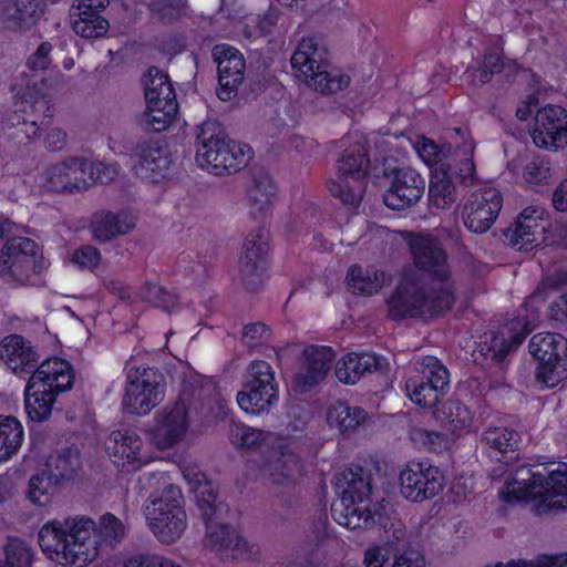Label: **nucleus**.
<instances>
[{"label": "nucleus", "instance_id": "1", "mask_svg": "<svg viewBox=\"0 0 567 567\" xmlns=\"http://www.w3.org/2000/svg\"><path fill=\"white\" fill-rule=\"evenodd\" d=\"M414 269L403 272L395 291L388 299L390 318L430 319L449 311L454 305V286L447 254L431 235L410 241Z\"/></svg>", "mask_w": 567, "mask_h": 567}, {"label": "nucleus", "instance_id": "2", "mask_svg": "<svg viewBox=\"0 0 567 567\" xmlns=\"http://www.w3.org/2000/svg\"><path fill=\"white\" fill-rule=\"evenodd\" d=\"M95 527L85 517L53 519L41 527L39 545L58 564L82 567L94 560L104 547H113L125 536L123 523L110 513L100 519L99 537L94 535Z\"/></svg>", "mask_w": 567, "mask_h": 567}, {"label": "nucleus", "instance_id": "3", "mask_svg": "<svg viewBox=\"0 0 567 567\" xmlns=\"http://www.w3.org/2000/svg\"><path fill=\"white\" fill-rule=\"evenodd\" d=\"M533 471L527 466L518 467L511 480H506L498 491V497L506 503L538 501L539 515L550 509L567 507V464L556 470Z\"/></svg>", "mask_w": 567, "mask_h": 567}, {"label": "nucleus", "instance_id": "4", "mask_svg": "<svg viewBox=\"0 0 567 567\" xmlns=\"http://www.w3.org/2000/svg\"><path fill=\"white\" fill-rule=\"evenodd\" d=\"M196 162L215 175L231 174L246 166L251 148L227 138L221 124L208 120L195 128Z\"/></svg>", "mask_w": 567, "mask_h": 567}, {"label": "nucleus", "instance_id": "5", "mask_svg": "<svg viewBox=\"0 0 567 567\" xmlns=\"http://www.w3.org/2000/svg\"><path fill=\"white\" fill-rule=\"evenodd\" d=\"M326 50L309 38L297 45L290 62L295 76L309 87L322 94H336L350 84V78L337 69H330L324 62Z\"/></svg>", "mask_w": 567, "mask_h": 567}, {"label": "nucleus", "instance_id": "6", "mask_svg": "<svg viewBox=\"0 0 567 567\" xmlns=\"http://www.w3.org/2000/svg\"><path fill=\"white\" fill-rule=\"evenodd\" d=\"M184 497L178 486L168 484L144 504V514L154 536L163 544H173L187 526Z\"/></svg>", "mask_w": 567, "mask_h": 567}, {"label": "nucleus", "instance_id": "7", "mask_svg": "<svg viewBox=\"0 0 567 567\" xmlns=\"http://www.w3.org/2000/svg\"><path fill=\"white\" fill-rule=\"evenodd\" d=\"M338 485L342 487V492L331 505L333 519L350 529L373 525L375 517L364 504L371 494V485L363 468L357 467V471L344 472Z\"/></svg>", "mask_w": 567, "mask_h": 567}, {"label": "nucleus", "instance_id": "8", "mask_svg": "<svg viewBox=\"0 0 567 567\" xmlns=\"http://www.w3.org/2000/svg\"><path fill=\"white\" fill-rule=\"evenodd\" d=\"M369 165L364 145L358 143L348 147L338 161V178L329 184L331 195L343 204L358 205L367 186Z\"/></svg>", "mask_w": 567, "mask_h": 567}, {"label": "nucleus", "instance_id": "9", "mask_svg": "<svg viewBox=\"0 0 567 567\" xmlns=\"http://www.w3.org/2000/svg\"><path fill=\"white\" fill-rule=\"evenodd\" d=\"M18 225L8 218H0V239L9 238L0 250V275L24 280L35 271V256L38 244L27 237L14 236Z\"/></svg>", "mask_w": 567, "mask_h": 567}, {"label": "nucleus", "instance_id": "10", "mask_svg": "<svg viewBox=\"0 0 567 567\" xmlns=\"http://www.w3.org/2000/svg\"><path fill=\"white\" fill-rule=\"evenodd\" d=\"M123 409L131 414L145 415L163 400L164 375L154 368H128Z\"/></svg>", "mask_w": 567, "mask_h": 567}, {"label": "nucleus", "instance_id": "11", "mask_svg": "<svg viewBox=\"0 0 567 567\" xmlns=\"http://www.w3.org/2000/svg\"><path fill=\"white\" fill-rule=\"evenodd\" d=\"M528 348L538 361L536 378L540 383L554 388L566 378V338L557 333H537L532 337Z\"/></svg>", "mask_w": 567, "mask_h": 567}, {"label": "nucleus", "instance_id": "12", "mask_svg": "<svg viewBox=\"0 0 567 567\" xmlns=\"http://www.w3.org/2000/svg\"><path fill=\"white\" fill-rule=\"evenodd\" d=\"M417 364V373L408 379L405 390L415 404L432 408L447 392L450 373L433 355L423 357Z\"/></svg>", "mask_w": 567, "mask_h": 567}, {"label": "nucleus", "instance_id": "13", "mask_svg": "<svg viewBox=\"0 0 567 567\" xmlns=\"http://www.w3.org/2000/svg\"><path fill=\"white\" fill-rule=\"evenodd\" d=\"M400 493L414 503L436 496L444 487L441 470L426 462H411L400 473Z\"/></svg>", "mask_w": 567, "mask_h": 567}, {"label": "nucleus", "instance_id": "14", "mask_svg": "<svg viewBox=\"0 0 567 567\" xmlns=\"http://www.w3.org/2000/svg\"><path fill=\"white\" fill-rule=\"evenodd\" d=\"M334 359L336 353L330 347H306L298 360V369L292 379L293 391L303 394L320 384L330 372Z\"/></svg>", "mask_w": 567, "mask_h": 567}, {"label": "nucleus", "instance_id": "15", "mask_svg": "<svg viewBox=\"0 0 567 567\" xmlns=\"http://www.w3.org/2000/svg\"><path fill=\"white\" fill-rule=\"evenodd\" d=\"M502 206L503 197L496 188L475 190L463 208L464 225L473 233L484 234L495 223Z\"/></svg>", "mask_w": 567, "mask_h": 567}, {"label": "nucleus", "instance_id": "16", "mask_svg": "<svg viewBox=\"0 0 567 567\" xmlns=\"http://www.w3.org/2000/svg\"><path fill=\"white\" fill-rule=\"evenodd\" d=\"M85 157H70L47 167L40 175V186L53 193H78L89 188L85 182Z\"/></svg>", "mask_w": 567, "mask_h": 567}, {"label": "nucleus", "instance_id": "17", "mask_svg": "<svg viewBox=\"0 0 567 567\" xmlns=\"http://www.w3.org/2000/svg\"><path fill=\"white\" fill-rule=\"evenodd\" d=\"M536 146L558 150L567 145V111L558 105H546L538 110L530 131Z\"/></svg>", "mask_w": 567, "mask_h": 567}, {"label": "nucleus", "instance_id": "18", "mask_svg": "<svg viewBox=\"0 0 567 567\" xmlns=\"http://www.w3.org/2000/svg\"><path fill=\"white\" fill-rule=\"evenodd\" d=\"M212 54L217 63L219 83L217 96L221 101H230L237 95L238 87L244 81L245 58L236 48L228 44L215 45Z\"/></svg>", "mask_w": 567, "mask_h": 567}, {"label": "nucleus", "instance_id": "19", "mask_svg": "<svg viewBox=\"0 0 567 567\" xmlns=\"http://www.w3.org/2000/svg\"><path fill=\"white\" fill-rule=\"evenodd\" d=\"M131 156L136 176L151 183L164 178L172 163L166 147L153 140L137 142L131 148Z\"/></svg>", "mask_w": 567, "mask_h": 567}, {"label": "nucleus", "instance_id": "20", "mask_svg": "<svg viewBox=\"0 0 567 567\" xmlns=\"http://www.w3.org/2000/svg\"><path fill=\"white\" fill-rule=\"evenodd\" d=\"M424 190L425 181L416 171L398 168L383 194V203L393 210H402L419 203Z\"/></svg>", "mask_w": 567, "mask_h": 567}, {"label": "nucleus", "instance_id": "21", "mask_svg": "<svg viewBox=\"0 0 567 567\" xmlns=\"http://www.w3.org/2000/svg\"><path fill=\"white\" fill-rule=\"evenodd\" d=\"M188 427L187 405L185 398H179L173 405L156 413L154 442L159 449H169L177 444Z\"/></svg>", "mask_w": 567, "mask_h": 567}, {"label": "nucleus", "instance_id": "22", "mask_svg": "<svg viewBox=\"0 0 567 567\" xmlns=\"http://www.w3.org/2000/svg\"><path fill=\"white\" fill-rule=\"evenodd\" d=\"M264 476L275 485H295L306 474L302 458L289 447L276 451L262 466Z\"/></svg>", "mask_w": 567, "mask_h": 567}, {"label": "nucleus", "instance_id": "23", "mask_svg": "<svg viewBox=\"0 0 567 567\" xmlns=\"http://www.w3.org/2000/svg\"><path fill=\"white\" fill-rule=\"evenodd\" d=\"M508 330V338L502 333L493 334L489 341H485L478 348V355L491 360L501 370L507 354L522 344L526 336L533 331V327L525 318H516Z\"/></svg>", "mask_w": 567, "mask_h": 567}, {"label": "nucleus", "instance_id": "24", "mask_svg": "<svg viewBox=\"0 0 567 567\" xmlns=\"http://www.w3.org/2000/svg\"><path fill=\"white\" fill-rule=\"evenodd\" d=\"M0 358L14 373H30L40 365L39 354L31 342L19 334H10L0 343Z\"/></svg>", "mask_w": 567, "mask_h": 567}, {"label": "nucleus", "instance_id": "25", "mask_svg": "<svg viewBox=\"0 0 567 567\" xmlns=\"http://www.w3.org/2000/svg\"><path fill=\"white\" fill-rule=\"evenodd\" d=\"M142 444L136 433L126 430L112 432L105 446L109 455L114 457L113 462L131 472L138 470L142 465L140 457Z\"/></svg>", "mask_w": 567, "mask_h": 567}, {"label": "nucleus", "instance_id": "26", "mask_svg": "<svg viewBox=\"0 0 567 567\" xmlns=\"http://www.w3.org/2000/svg\"><path fill=\"white\" fill-rule=\"evenodd\" d=\"M388 361L374 353H349L337 362L336 377L347 384H354L363 375L372 372H383Z\"/></svg>", "mask_w": 567, "mask_h": 567}, {"label": "nucleus", "instance_id": "27", "mask_svg": "<svg viewBox=\"0 0 567 567\" xmlns=\"http://www.w3.org/2000/svg\"><path fill=\"white\" fill-rule=\"evenodd\" d=\"M55 398L54 392L45 388V384L32 373L24 391L25 411L30 420L45 421L51 415Z\"/></svg>", "mask_w": 567, "mask_h": 567}, {"label": "nucleus", "instance_id": "28", "mask_svg": "<svg viewBox=\"0 0 567 567\" xmlns=\"http://www.w3.org/2000/svg\"><path fill=\"white\" fill-rule=\"evenodd\" d=\"M44 12V0H8L1 17L8 28L24 29L34 24Z\"/></svg>", "mask_w": 567, "mask_h": 567}, {"label": "nucleus", "instance_id": "29", "mask_svg": "<svg viewBox=\"0 0 567 567\" xmlns=\"http://www.w3.org/2000/svg\"><path fill=\"white\" fill-rule=\"evenodd\" d=\"M33 373L35 379L54 392L55 396L62 391L70 390L74 381L71 365L59 358L43 361Z\"/></svg>", "mask_w": 567, "mask_h": 567}, {"label": "nucleus", "instance_id": "30", "mask_svg": "<svg viewBox=\"0 0 567 567\" xmlns=\"http://www.w3.org/2000/svg\"><path fill=\"white\" fill-rule=\"evenodd\" d=\"M134 226L135 224L127 215L112 212L95 213L91 221L93 237L100 243H106L117 236L125 235Z\"/></svg>", "mask_w": 567, "mask_h": 567}, {"label": "nucleus", "instance_id": "31", "mask_svg": "<svg viewBox=\"0 0 567 567\" xmlns=\"http://www.w3.org/2000/svg\"><path fill=\"white\" fill-rule=\"evenodd\" d=\"M81 457L75 447H65L52 454L47 461V473L51 480L62 486L73 480L81 470Z\"/></svg>", "mask_w": 567, "mask_h": 567}, {"label": "nucleus", "instance_id": "32", "mask_svg": "<svg viewBox=\"0 0 567 567\" xmlns=\"http://www.w3.org/2000/svg\"><path fill=\"white\" fill-rule=\"evenodd\" d=\"M364 563L367 567H425L423 555L413 548L395 553L392 561L386 548H370L365 551Z\"/></svg>", "mask_w": 567, "mask_h": 567}, {"label": "nucleus", "instance_id": "33", "mask_svg": "<svg viewBox=\"0 0 567 567\" xmlns=\"http://www.w3.org/2000/svg\"><path fill=\"white\" fill-rule=\"evenodd\" d=\"M450 167L440 164L432 172L429 186V202L431 207L445 209L452 206L456 200V189L453 179L450 176Z\"/></svg>", "mask_w": 567, "mask_h": 567}, {"label": "nucleus", "instance_id": "34", "mask_svg": "<svg viewBox=\"0 0 567 567\" xmlns=\"http://www.w3.org/2000/svg\"><path fill=\"white\" fill-rule=\"evenodd\" d=\"M221 518H215L205 522L206 538L210 547L223 550L233 549L238 553L247 550V542L238 534V532L228 524L220 522Z\"/></svg>", "mask_w": 567, "mask_h": 567}, {"label": "nucleus", "instance_id": "35", "mask_svg": "<svg viewBox=\"0 0 567 567\" xmlns=\"http://www.w3.org/2000/svg\"><path fill=\"white\" fill-rule=\"evenodd\" d=\"M367 412L359 406H350L346 402L333 403L328 411V422L342 434L350 435L367 420Z\"/></svg>", "mask_w": 567, "mask_h": 567}, {"label": "nucleus", "instance_id": "36", "mask_svg": "<svg viewBox=\"0 0 567 567\" xmlns=\"http://www.w3.org/2000/svg\"><path fill=\"white\" fill-rule=\"evenodd\" d=\"M277 187L270 175L266 172H257L252 176V185L247 192L248 204L251 214H264L270 206L271 197L276 195Z\"/></svg>", "mask_w": 567, "mask_h": 567}, {"label": "nucleus", "instance_id": "37", "mask_svg": "<svg viewBox=\"0 0 567 567\" xmlns=\"http://www.w3.org/2000/svg\"><path fill=\"white\" fill-rule=\"evenodd\" d=\"M146 105H161L165 101H176L168 75L158 68L151 66L144 79Z\"/></svg>", "mask_w": 567, "mask_h": 567}, {"label": "nucleus", "instance_id": "38", "mask_svg": "<svg viewBox=\"0 0 567 567\" xmlns=\"http://www.w3.org/2000/svg\"><path fill=\"white\" fill-rule=\"evenodd\" d=\"M385 275L373 268L362 269L358 265L349 268L347 282L354 293L371 296L383 286Z\"/></svg>", "mask_w": 567, "mask_h": 567}, {"label": "nucleus", "instance_id": "39", "mask_svg": "<svg viewBox=\"0 0 567 567\" xmlns=\"http://www.w3.org/2000/svg\"><path fill=\"white\" fill-rule=\"evenodd\" d=\"M277 401L278 389L267 390L257 388L252 390L251 386H244L237 394L239 406L244 411L252 414L268 412Z\"/></svg>", "mask_w": 567, "mask_h": 567}, {"label": "nucleus", "instance_id": "40", "mask_svg": "<svg viewBox=\"0 0 567 567\" xmlns=\"http://www.w3.org/2000/svg\"><path fill=\"white\" fill-rule=\"evenodd\" d=\"M545 225L543 223H516L514 228L504 233L508 244L517 250H532L543 239Z\"/></svg>", "mask_w": 567, "mask_h": 567}, {"label": "nucleus", "instance_id": "41", "mask_svg": "<svg viewBox=\"0 0 567 567\" xmlns=\"http://www.w3.org/2000/svg\"><path fill=\"white\" fill-rule=\"evenodd\" d=\"M178 111L177 101H165L161 105H146V111L140 120L145 131L162 132L168 127Z\"/></svg>", "mask_w": 567, "mask_h": 567}, {"label": "nucleus", "instance_id": "42", "mask_svg": "<svg viewBox=\"0 0 567 567\" xmlns=\"http://www.w3.org/2000/svg\"><path fill=\"white\" fill-rule=\"evenodd\" d=\"M269 240L270 233L267 229L257 228L251 230L246 237L239 260H248L249 264L266 268Z\"/></svg>", "mask_w": 567, "mask_h": 567}, {"label": "nucleus", "instance_id": "43", "mask_svg": "<svg viewBox=\"0 0 567 567\" xmlns=\"http://www.w3.org/2000/svg\"><path fill=\"white\" fill-rule=\"evenodd\" d=\"M23 429L13 416L0 415V462L7 461L21 446Z\"/></svg>", "mask_w": 567, "mask_h": 567}, {"label": "nucleus", "instance_id": "44", "mask_svg": "<svg viewBox=\"0 0 567 567\" xmlns=\"http://www.w3.org/2000/svg\"><path fill=\"white\" fill-rule=\"evenodd\" d=\"M71 18L74 32L82 38H101L107 32L110 28V23L106 19L100 14H93L91 11L72 12Z\"/></svg>", "mask_w": 567, "mask_h": 567}, {"label": "nucleus", "instance_id": "45", "mask_svg": "<svg viewBox=\"0 0 567 567\" xmlns=\"http://www.w3.org/2000/svg\"><path fill=\"white\" fill-rule=\"evenodd\" d=\"M196 494V502L200 515L204 522H210L215 518H223L224 515L228 512L227 506L217 501V494L212 487V485L206 482L194 491Z\"/></svg>", "mask_w": 567, "mask_h": 567}, {"label": "nucleus", "instance_id": "46", "mask_svg": "<svg viewBox=\"0 0 567 567\" xmlns=\"http://www.w3.org/2000/svg\"><path fill=\"white\" fill-rule=\"evenodd\" d=\"M482 441L494 451L506 454L518 447L519 435L506 426H495L484 431Z\"/></svg>", "mask_w": 567, "mask_h": 567}, {"label": "nucleus", "instance_id": "47", "mask_svg": "<svg viewBox=\"0 0 567 567\" xmlns=\"http://www.w3.org/2000/svg\"><path fill=\"white\" fill-rule=\"evenodd\" d=\"M21 100L20 111L29 113L31 118L38 121L40 117L50 118L53 115L50 97L34 87L27 86Z\"/></svg>", "mask_w": 567, "mask_h": 567}, {"label": "nucleus", "instance_id": "48", "mask_svg": "<svg viewBox=\"0 0 567 567\" xmlns=\"http://www.w3.org/2000/svg\"><path fill=\"white\" fill-rule=\"evenodd\" d=\"M244 386H251L252 390L257 388L278 389L271 365L262 360L252 361L247 369Z\"/></svg>", "mask_w": 567, "mask_h": 567}, {"label": "nucleus", "instance_id": "49", "mask_svg": "<svg viewBox=\"0 0 567 567\" xmlns=\"http://www.w3.org/2000/svg\"><path fill=\"white\" fill-rule=\"evenodd\" d=\"M270 433L245 424H233L229 429V439L234 445L247 449H259L267 441Z\"/></svg>", "mask_w": 567, "mask_h": 567}, {"label": "nucleus", "instance_id": "50", "mask_svg": "<svg viewBox=\"0 0 567 567\" xmlns=\"http://www.w3.org/2000/svg\"><path fill=\"white\" fill-rule=\"evenodd\" d=\"M7 567H31L32 549L19 538H10L4 546Z\"/></svg>", "mask_w": 567, "mask_h": 567}, {"label": "nucleus", "instance_id": "51", "mask_svg": "<svg viewBox=\"0 0 567 567\" xmlns=\"http://www.w3.org/2000/svg\"><path fill=\"white\" fill-rule=\"evenodd\" d=\"M56 487L59 485L51 480L47 471H42L30 478L28 495L31 502L45 505L49 502L50 494Z\"/></svg>", "mask_w": 567, "mask_h": 567}, {"label": "nucleus", "instance_id": "52", "mask_svg": "<svg viewBox=\"0 0 567 567\" xmlns=\"http://www.w3.org/2000/svg\"><path fill=\"white\" fill-rule=\"evenodd\" d=\"M442 412L454 430L467 427L473 422V413L458 400L445 402Z\"/></svg>", "mask_w": 567, "mask_h": 567}, {"label": "nucleus", "instance_id": "53", "mask_svg": "<svg viewBox=\"0 0 567 567\" xmlns=\"http://www.w3.org/2000/svg\"><path fill=\"white\" fill-rule=\"evenodd\" d=\"M142 297L155 307L171 311L177 303V297L168 292L164 287L146 281L142 287Z\"/></svg>", "mask_w": 567, "mask_h": 567}, {"label": "nucleus", "instance_id": "54", "mask_svg": "<svg viewBox=\"0 0 567 567\" xmlns=\"http://www.w3.org/2000/svg\"><path fill=\"white\" fill-rule=\"evenodd\" d=\"M239 275L247 290L258 291L264 286L266 268L249 264L248 260H239Z\"/></svg>", "mask_w": 567, "mask_h": 567}, {"label": "nucleus", "instance_id": "55", "mask_svg": "<svg viewBox=\"0 0 567 567\" xmlns=\"http://www.w3.org/2000/svg\"><path fill=\"white\" fill-rule=\"evenodd\" d=\"M415 148L420 157L426 164H436V166H440V164H445L443 159L446 157L447 152L450 151V148L440 146L433 140L426 137L419 140L416 142Z\"/></svg>", "mask_w": 567, "mask_h": 567}, {"label": "nucleus", "instance_id": "56", "mask_svg": "<svg viewBox=\"0 0 567 567\" xmlns=\"http://www.w3.org/2000/svg\"><path fill=\"white\" fill-rule=\"evenodd\" d=\"M86 164L84 167L85 172V182L89 183V186L92 183H101L107 184L115 178L118 174V171L115 165H107L102 162H90L86 158Z\"/></svg>", "mask_w": 567, "mask_h": 567}, {"label": "nucleus", "instance_id": "57", "mask_svg": "<svg viewBox=\"0 0 567 567\" xmlns=\"http://www.w3.org/2000/svg\"><path fill=\"white\" fill-rule=\"evenodd\" d=\"M450 167V176L452 179L456 178L465 186L474 185L476 181L475 165L471 157H464L457 164L445 163Z\"/></svg>", "mask_w": 567, "mask_h": 567}, {"label": "nucleus", "instance_id": "58", "mask_svg": "<svg viewBox=\"0 0 567 567\" xmlns=\"http://www.w3.org/2000/svg\"><path fill=\"white\" fill-rule=\"evenodd\" d=\"M71 261L81 269H94L100 265L101 254L97 248L85 245L78 248L71 258Z\"/></svg>", "mask_w": 567, "mask_h": 567}, {"label": "nucleus", "instance_id": "59", "mask_svg": "<svg viewBox=\"0 0 567 567\" xmlns=\"http://www.w3.org/2000/svg\"><path fill=\"white\" fill-rule=\"evenodd\" d=\"M186 7V0H159L152 4L153 11L165 21H173L181 17Z\"/></svg>", "mask_w": 567, "mask_h": 567}, {"label": "nucleus", "instance_id": "60", "mask_svg": "<svg viewBox=\"0 0 567 567\" xmlns=\"http://www.w3.org/2000/svg\"><path fill=\"white\" fill-rule=\"evenodd\" d=\"M550 176L549 162L535 158L529 162L524 169V178L527 183L539 184Z\"/></svg>", "mask_w": 567, "mask_h": 567}, {"label": "nucleus", "instance_id": "61", "mask_svg": "<svg viewBox=\"0 0 567 567\" xmlns=\"http://www.w3.org/2000/svg\"><path fill=\"white\" fill-rule=\"evenodd\" d=\"M123 567H181L171 559L157 555H136L125 561Z\"/></svg>", "mask_w": 567, "mask_h": 567}, {"label": "nucleus", "instance_id": "62", "mask_svg": "<svg viewBox=\"0 0 567 567\" xmlns=\"http://www.w3.org/2000/svg\"><path fill=\"white\" fill-rule=\"evenodd\" d=\"M497 567H567V555L563 556H543L536 561H509L506 565H498Z\"/></svg>", "mask_w": 567, "mask_h": 567}, {"label": "nucleus", "instance_id": "63", "mask_svg": "<svg viewBox=\"0 0 567 567\" xmlns=\"http://www.w3.org/2000/svg\"><path fill=\"white\" fill-rule=\"evenodd\" d=\"M268 328L265 323L256 322L244 327L241 341L249 348L261 343L268 337Z\"/></svg>", "mask_w": 567, "mask_h": 567}, {"label": "nucleus", "instance_id": "64", "mask_svg": "<svg viewBox=\"0 0 567 567\" xmlns=\"http://www.w3.org/2000/svg\"><path fill=\"white\" fill-rule=\"evenodd\" d=\"M52 51V44L50 42H42L35 52L28 59V66L33 71L45 70L50 63V53Z\"/></svg>", "mask_w": 567, "mask_h": 567}]
</instances>
